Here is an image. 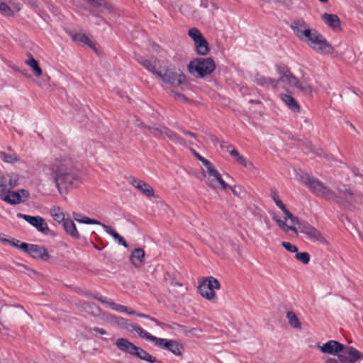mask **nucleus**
<instances>
[{"mask_svg":"<svg viewBox=\"0 0 363 363\" xmlns=\"http://www.w3.org/2000/svg\"><path fill=\"white\" fill-rule=\"evenodd\" d=\"M43 171L51 177L60 194H62V187H77L81 183L70 158L55 159L45 164Z\"/></svg>","mask_w":363,"mask_h":363,"instance_id":"nucleus-1","label":"nucleus"},{"mask_svg":"<svg viewBox=\"0 0 363 363\" xmlns=\"http://www.w3.org/2000/svg\"><path fill=\"white\" fill-rule=\"evenodd\" d=\"M300 181L304 184L313 194L317 196L324 198L326 200L342 198L352 204L362 201V196L359 194H356L350 189H345V190L338 189V194H337L325 186L321 181L311 177L308 174L305 172L300 175Z\"/></svg>","mask_w":363,"mask_h":363,"instance_id":"nucleus-2","label":"nucleus"},{"mask_svg":"<svg viewBox=\"0 0 363 363\" xmlns=\"http://www.w3.org/2000/svg\"><path fill=\"white\" fill-rule=\"evenodd\" d=\"M115 345L116 347L121 352L128 354L141 360L147 362L149 363H154L155 362H157L155 357L149 354L143 348L134 345L132 342L126 338H118L116 340Z\"/></svg>","mask_w":363,"mask_h":363,"instance_id":"nucleus-3","label":"nucleus"},{"mask_svg":"<svg viewBox=\"0 0 363 363\" xmlns=\"http://www.w3.org/2000/svg\"><path fill=\"white\" fill-rule=\"evenodd\" d=\"M216 69V64L213 58H196L191 60L188 69L192 74H197V77H204L211 74Z\"/></svg>","mask_w":363,"mask_h":363,"instance_id":"nucleus-4","label":"nucleus"},{"mask_svg":"<svg viewBox=\"0 0 363 363\" xmlns=\"http://www.w3.org/2000/svg\"><path fill=\"white\" fill-rule=\"evenodd\" d=\"M157 77L172 86H179L186 83V76L180 70L177 71L172 67L160 66Z\"/></svg>","mask_w":363,"mask_h":363,"instance_id":"nucleus-5","label":"nucleus"},{"mask_svg":"<svg viewBox=\"0 0 363 363\" xmlns=\"http://www.w3.org/2000/svg\"><path fill=\"white\" fill-rule=\"evenodd\" d=\"M313 50L322 55L333 54L334 48L330 43L318 31L313 32V36L307 43Z\"/></svg>","mask_w":363,"mask_h":363,"instance_id":"nucleus-6","label":"nucleus"},{"mask_svg":"<svg viewBox=\"0 0 363 363\" xmlns=\"http://www.w3.org/2000/svg\"><path fill=\"white\" fill-rule=\"evenodd\" d=\"M21 250L35 259L47 262L50 258L47 249L43 245L21 242Z\"/></svg>","mask_w":363,"mask_h":363,"instance_id":"nucleus-7","label":"nucleus"},{"mask_svg":"<svg viewBox=\"0 0 363 363\" xmlns=\"http://www.w3.org/2000/svg\"><path fill=\"white\" fill-rule=\"evenodd\" d=\"M220 284L218 280L213 277L205 278L199 284L198 289L200 294L207 300H212L215 296V289H219Z\"/></svg>","mask_w":363,"mask_h":363,"instance_id":"nucleus-8","label":"nucleus"},{"mask_svg":"<svg viewBox=\"0 0 363 363\" xmlns=\"http://www.w3.org/2000/svg\"><path fill=\"white\" fill-rule=\"evenodd\" d=\"M17 216L18 218L24 219L26 222H28L32 226L35 227L39 232L42 233L44 235H49L52 237H55L56 235V234L49 228L47 222L41 216H33L22 214L21 213H18Z\"/></svg>","mask_w":363,"mask_h":363,"instance_id":"nucleus-9","label":"nucleus"},{"mask_svg":"<svg viewBox=\"0 0 363 363\" xmlns=\"http://www.w3.org/2000/svg\"><path fill=\"white\" fill-rule=\"evenodd\" d=\"M28 198L29 192L23 189L17 191H8L7 194H0V199L11 205L24 203Z\"/></svg>","mask_w":363,"mask_h":363,"instance_id":"nucleus-10","label":"nucleus"},{"mask_svg":"<svg viewBox=\"0 0 363 363\" xmlns=\"http://www.w3.org/2000/svg\"><path fill=\"white\" fill-rule=\"evenodd\" d=\"M206 167L208 174V177L206 181L207 185L213 189H216L218 188L219 186H221L223 190L227 189L228 184L224 182L222 179L221 174L217 169H216L213 164L210 162V165L206 166Z\"/></svg>","mask_w":363,"mask_h":363,"instance_id":"nucleus-11","label":"nucleus"},{"mask_svg":"<svg viewBox=\"0 0 363 363\" xmlns=\"http://www.w3.org/2000/svg\"><path fill=\"white\" fill-rule=\"evenodd\" d=\"M129 182L137 189H138L143 195L148 198L155 196V191L152 186L147 182L136 179L135 177H130Z\"/></svg>","mask_w":363,"mask_h":363,"instance_id":"nucleus-12","label":"nucleus"},{"mask_svg":"<svg viewBox=\"0 0 363 363\" xmlns=\"http://www.w3.org/2000/svg\"><path fill=\"white\" fill-rule=\"evenodd\" d=\"M318 347L320 348L323 353L330 354H336L345 349V346L344 345L336 340H330L322 346L318 345Z\"/></svg>","mask_w":363,"mask_h":363,"instance_id":"nucleus-13","label":"nucleus"},{"mask_svg":"<svg viewBox=\"0 0 363 363\" xmlns=\"http://www.w3.org/2000/svg\"><path fill=\"white\" fill-rule=\"evenodd\" d=\"M321 19L334 30H341L340 20L337 15L325 13L321 16Z\"/></svg>","mask_w":363,"mask_h":363,"instance_id":"nucleus-14","label":"nucleus"},{"mask_svg":"<svg viewBox=\"0 0 363 363\" xmlns=\"http://www.w3.org/2000/svg\"><path fill=\"white\" fill-rule=\"evenodd\" d=\"M139 127H141L144 130H147L151 133L154 137L159 139L164 138V130H167V127L164 125H158V126H147L145 125L143 122H140L137 125Z\"/></svg>","mask_w":363,"mask_h":363,"instance_id":"nucleus-15","label":"nucleus"},{"mask_svg":"<svg viewBox=\"0 0 363 363\" xmlns=\"http://www.w3.org/2000/svg\"><path fill=\"white\" fill-rule=\"evenodd\" d=\"M145 251L142 248H136L132 251L130 261L135 267H140L145 262Z\"/></svg>","mask_w":363,"mask_h":363,"instance_id":"nucleus-16","label":"nucleus"},{"mask_svg":"<svg viewBox=\"0 0 363 363\" xmlns=\"http://www.w3.org/2000/svg\"><path fill=\"white\" fill-rule=\"evenodd\" d=\"M137 61L142 65L144 67H145L148 71L154 74L157 77L158 72H160V67L157 68V64L159 61L157 59H155L154 61H151L150 60L146 59L142 56L138 57L136 58Z\"/></svg>","mask_w":363,"mask_h":363,"instance_id":"nucleus-17","label":"nucleus"},{"mask_svg":"<svg viewBox=\"0 0 363 363\" xmlns=\"http://www.w3.org/2000/svg\"><path fill=\"white\" fill-rule=\"evenodd\" d=\"M290 28L294 31L296 36L299 39L303 34V30L309 28V26L303 19H296L291 22Z\"/></svg>","mask_w":363,"mask_h":363,"instance_id":"nucleus-18","label":"nucleus"},{"mask_svg":"<svg viewBox=\"0 0 363 363\" xmlns=\"http://www.w3.org/2000/svg\"><path fill=\"white\" fill-rule=\"evenodd\" d=\"M254 82L257 85L260 86L268 87L271 86L273 88H277L278 86V82H277V80L270 77H266L259 74H255Z\"/></svg>","mask_w":363,"mask_h":363,"instance_id":"nucleus-19","label":"nucleus"},{"mask_svg":"<svg viewBox=\"0 0 363 363\" xmlns=\"http://www.w3.org/2000/svg\"><path fill=\"white\" fill-rule=\"evenodd\" d=\"M62 226L66 233L74 239H79L80 235L76 228V225L71 219H66L62 223Z\"/></svg>","mask_w":363,"mask_h":363,"instance_id":"nucleus-20","label":"nucleus"},{"mask_svg":"<svg viewBox=\"0 0 363 363\" xmlns=\"http://www.w3.org/2000/svg\"><path fill=\"white\" fill-rule=\"evenodd\" d=\"M82 308L85 312L94 317L100 316L102 313L100 307L94 303L83 302L82 303Z\"/></svg>","mask_w":363,"mask_h":363,"instance_id":"nucleus-21","label":"nucleus"},{"mask_svg":"<svg viewBox=\"0 0 363 363\" xmlns=\"http://www.w3.org/2000/svg\"><path fill=\"white\" fill-rule=\"evenodd\" d=\"M281 99L289 108L294 112H300L301 108L297 101L291 94H281Z\"/></svg>","mask_w":363,"mask_h":363,"instance_id":"nucleus-22","label":"nucleus"},{"mask_svg":"<svg viewBox=\"0 0 363 363\" xmlns=\"http://www.w3.org/2000/svg\"><path fill=\"white\" fill-rule=\"evenodd\" d=\"M196 46V51L200 55H206L210 52V48L207 40L204 36L198 41L194 42Z\"/></svg>","mask_w":363,"mask_h":363,"instance_id":"nucleus-23","label":"nucleus"},{"mask_svg":"<svg viewBox=\"0 0 363 363\" xmlns=\"http://www.w3.org/2000/svg\"><path fill=\"white\" fill-rule=\"evenodd\" d=\"M306 235L313 242H318L322 244H326L328 242L321 232L315 227H313Z\"/></svg>","mask_w":363,"mask_h":363,"instance_id":"nucleus-24","label":"nucleus"},{"mask_svg":"<svg viewBox=\"0 0 363 363\" xmlns=\"http://www.w3.org/2000/svg\"><path fill=\"white\" fill-rule=\"evenodd\" d=\"M164 349L168 350L175 355L180 356L182 354L184 347L182 345L179 343L177 341L168 340Z\"/></svg>","mask_w":363,"mask_h":363,"instance_id":"nucleus-25","label":"nucleus"},{"mask_svg":"<svg viewBox=\"0 0 363 363\" xmlns=\"http://www.w3.org/2000/svg\"><path fill=\"white\" fill-rule=\"evenodd\" d=\"M165 130V135L164 138L167 137L169 138L172 142L179 144L181 145H185L186 144V141L185 139L177 135L175 132H174L172 130L169 129V128L167 130Z\"/></svg>","mask_w":363,"mask_h":363,"instance_id":"nucleus-26","label":"nucleus"},{"mask_svg":"<svg viewBox=\"0 0 363 363\" xmlns=\"http://www.w3.org/2000/svg\"><path fill=\"white\" fill-rule=\"evenodd\" d=\"M277 82H278V84L282 82L287 84L290 86H294L298 83V79L291 72H288L286 75L279 77Z\"/></svg>","mask_w":363,"mask_h":363,"instance_id":"nucleus-27","label":"nucleus"},{"mask_svg":"<svg viewBox=\"0 0 363 363\" xmlns=\"http://www.w3.org/2000/svg\"><path fill=\"white\" fill-rule=\"evenodd\" d=\"M346 352L350 356L349 358L352 359L354 363L363 359V354L353 347H346Z\"/></svg>","mask_w":363,"mask_h":363,"instance_id":"nucleus-28","label":"nucleus"},{"mask_svg":"<svg viewBox=\"0 0 363 363\" xmlns=\"http://www.w3.org/2000/svg\"><path fill=\"white\" fill-rule=\"evenodd\" d=\"M72 40L74 41L82 42L84 44L87 45L91 48L96 49L94 43L89 38L86 34L76 33L72 36Z\"/></svg>","mask_w":363,"mask_h":363,"instance_id":"nucleus-29","label":"nucleus"},{"mask_svg":"<svg viewBox=\"0 0 363 363\" xmlns=\"http://www.w3.org/2000/svg\"><path fill=\"white\" fill-rule=\"evenodd\" d=\"M28 56L30 57V58L28 60H26V64L32 68V69L35 72V74L37 77L40 76L43 73V71L42 69L40 67L38 61L33 57L31 54L29 53Z\"/></svg>","mask_w":363,"mask_h":363,"instance_id":"nucleus-30","label":"nucleus"},{"mask_svg":"<svg viewBox=\"0 0 363 363\" xmlns=\"http://www.w3.org/2000/svg\"><path fill=\"white\" fill-rule=\"evenodd\" d=\"M286 318L289 320V325L294 328L297 329H301V325L299 319L297 315L293 311H289L286 313Z\"/></svg>","mask_w":363,"mask_h":363,"instance_id":"nucleus-31","label":"nucleus"},{"mask_svg":"<svg viewBox=\"0 0 363 363\" xmlns=\"http://www.w3.org/2000/svg\"><path fill=\"white\" fill-rule=\"evenodd\" d=\"M273 220H274L277 224L280 227L281 229L285 230L286 232L289 230L293 231L294 233L298 234V229L295 226H289L286 225L285 221L282 220L280 218H279L277 216H274L272 218Z\"/></svg>","mask_w":363,"mask_h":363,"instance_id":"nucleus-32","label":"nucleus"},{"mask_svg":"<svg viewBox=\"0 0 363 363\" xmlns=\"http://www.w3.org/2000/svg\"><path fill=\"white\" fill-rule=\"evenodd\" d=\"M50 214L53 219L58 223L62 222L64 223V220H66L65 218V215L61 211L60 207L54 206L50 209Z\"/></svg>","mask_w":363,"mask_h":363,"instance_id":"nucleus-33","label":"nucleus"},{"mask_svg":"<svg viewBox=\"0 0 363 363\" xmlns=\"http://www.w3.org/2000/svg\"><path fill=\"white\" fill-rule=\"evenodd\" d=\"M129 325H130V327L126 326V329L128 330H130V331H133V330L135 331L141 337L145 338L148 340L151 337L152 335L148 333L147 332L145 331L142 328H140L136 325H134L133 323Z\"/></svg>","mask_w":363,"mask_h":363,"instance_id":"nucleus-34","label":"nucleus"},{"mask_svg":"<svg viewBox=\"0 0 363 363\" xmlns=\"http://www.w3.org/2000/svg\"><path fill=\"white\" fill-rule=\"evenodd\" d=\"M294 86L305 94H311L313 92V87L306 82H300L298 79V83Z\"/></svg>","mask_w":363,"mask_h":363,"instance_id":"nucleus-35","label":"nucleus"},{"mask_svg":"<svg viewBox=\"0 0 363 363\" xmlns=\"http://www.w3.org/2000/svg\"><path fill=\"white\" fill-rule=\"evenodd\" d=\"M0 157L4 162L7 163H14L19 160L18 157L15 153L8 154L6 153L5 152H1Z\"/></svg>","mask_w":363,"mask_h":363,"instance_id":"nucleus-36","label":"nucleus"},{"mask_svg":"<svg viewBox=\"0 0 363 363\" xmlns=\"http://www.w3.org/2000/svg\"><path fill=\"white\" fill-rule=\"evenodd\" d=\"M77 216H79V213H73V217H74V220L78 221L79 223H85V224L99 225L102 226L103 223H101L100 221H99L98 220L90 218H88L86 216H84V217H82V219H80V218H77Z\"/></svg>","mask_w":363,"mask_h":363,"instance_id":"nucleus-37","label":"nucleus"},{"mask_svg":"<svg viewBox=\"0 0 363 363\" xmlns=\"http://www.w3.org/2000/svg\"><path fill=\"white\" fill-rule=\"evenodd\" d=\"M298 225V230H299L300 233L306 235L308 232L312 229L313 226H312L311 224L307 223L306 221L303 220H298V223H297Z\"/></svg>","mask_w":363,"mask_h":363,"instance_id":"nucleus-38","label":"nucleus"},{"mask_svg":"<svg viewBox=\"0 0 363 363\" xmlns=\"http://www.w3.org/2000/svg\"><path fill=\"white\" fill-rule=\"evenodd\" d=\"M91 5L97 9H111V5L106 0H94Z\"/></svg>","mask_w":363,"mask_h":363,"instance_id":"nucleus-39","label":"nucleus"},{"mask_svg":"<svg viewBox=\"0 0 363 363\" xmlns=\"http://www.w3.org/2000/svg\"><path fill=\"white\" fill-rule=\"evenodd\" d=\"M313 32H317L315 29H311L310 27L306 30H303V34L300 37V40L308 43L309 42V39L313 36Z\"/></svg>","mask_w":363,"mask_h":363,"instance_id":"nucleus-40","label":"nucleus"},{"mask_svg":"<svg viewBox=\"0 0 363 363\" xmlns=\"http://www.w3.org/2000/svg\"><path fill=\"white\" fill-rule=\"evenodd\" d=\"M0 12L5 16H13V12L11 9L10 6L5 2L0 3Z\"/></svg>","mask_w":363,"mask_h":363,"instance_id":"nucleus-41","label":"nucleus"},{"mask_svg":"<svg viewBox=\"0 0 363 363\" xmlns=\"http://www.w3.org/2000/svg\"><path fill=\"white\" fill-rule=\"evenodd\" d=\"M295 257L297 260L301 262L304 264H307L310 262V255L308 252H297Z\"/></svg>","mask_w":363,"mask_h":363,"instance_id":"nucleus-42","label":"nucleus"},{"mask_svg":"<svg viewBox=\"0 0 363 363\" xmlns=\"http://www.w3.org/2000/svg\"><path fill=\"white\" fill-rule=\"evenodd\" d=\"M149 340L153 342L155 345L162 347V348H164V349L166 347V344L168 341L167 339L157 337L153 335L151 336V337L150 338Z\"/></svg>","mask_w":363,"mask_h":363,"instance_id":"nucleus-43","label":"nucleus"},{"mask_svg":"<svg viewBox=\"0 0 363 363\" xmlns=\"http://www.w3.org/2000/svg\"><path fill=\"white\" fill-rule=\"evenodd\" d=\"M188 34L194 40V42L196 40L198 41V40L203 37L200 30L196 28H192L189 29Z\"/></svg>","mask_w":363,"mask_h":363,"instance_id":"nucleus-44","label":"nucleus"},{"mask_svg":"<svg viewBox=\"0 0 363 363\" xmlns=\"http://www.w3.org/2000/svg\"><path fill=\"white\" fill-rule=\"evenodd\" d=\"M283 213H284L285 215V219H289L291 220V222L294 224H297V223H298V220L299 219L294 216L287 208L286 207H284L282 208V209H281Z\"/></svg>","mask_w":363,"mask_h":363,"instance_id":"nucleus-45","label":"nucleus"},{"mask_svg":"<svg viewBox=\"0 0 363 363\" xmlns=\"http://www.w3.org/2000/svg\"><path fill=\"white\" fill-rule=\"evenodd\" d=\"M3 235L6 236L5 234H3V233L0 234V240L2 242H9L13 247H15L16 248L21 249V242L18 240H16V239H13V238H12V239H3V238H2Z\"/></svg>","mask_w":363,"mask_h":363,"instance_id":"nucleus-46","label":"nucleus"},{"mask_svg":"<svg viewBox=\"0 0 363 363\" xmlns=\"http://www.w3.org/2000/svg\"><path fill=\"white\" fill-rule=\"evenodd\" d=\"M102 227L104 230L109 235H111L115 240L118 238L120 235L114 229H113L111 226L102 224Z\"/></svg>","mask_w":363,"mask_h":363,"instance_id":"nucleus-47","label":"nucleus"},{"mask_svg":"<svg viewBox=\"0 0 363 363\" xmlns=\"http://www.w3.org/2000/svg\"><path fill=\"white\" fill-rule=\"evenodd\" d=\"M276 68H277V72L280 75V77H282L288 74V72H291L289 67H287L286 66H284V65H277Z\"/></svg>","mask_w":363,"mask_h":363,"instance_id":"nucleus-48","label":"nucleus"},{"mask_svg":"<svg viewBox=\"0 0 363 363\" xmlns=\"http://www.w3.org/2000/svg\"><path fill=\"white\" fill-rule=\"evenodd\" d=\"M113 318L116 320V323L118 325H121V326H123V327H124L125 328H126V326L130 327L129 325L132 324L131 323H129L128 320H127L125 318H121V317L114 316Z\"/></svg>","mask_w":363,"mask_h":363,"instance_id":"nucleus-49","label":"nucleus"},{"mask_svg":"<svg viewBox=\"0 0 363 363\" xmlns=\"http://www.w3.org/2000/svg\"><path fill=\"white\" fill-rule=\"evenodd\" d=\"M281 245L283 246V247H284V249L286 250H287L289 252H298V247L296 245H292L290 242H282Z\"/></svg>","mask_w":363,"mask_h":363,"instance_id":"nucleus-50","label":"nucleus"},{"mask_svg":"<svg viewBox=\"0 0 363 363\" xmlns=\"http://www.w3.org/2000/svg\"><path fill=\"white\" fill-rule=\"evenodd\" d=\"M276 1L287 9H291L294 3V0H276Z\"/></svg>","mask_w":363,"mask_h":363,"instance_id":"nucleus-51","label":"nucleus"},{"mask_svg":"<svg viewBox=\"0 0 363 363\" xmlns=\"http://www.w3.org/2000/svg\"><path fill=\"white\" fill-rule=\"evenodd\" d=\"M106 304L113 310H115L118 312H122L123 305L117 304L113 301H110V302H106Z\"/></svg>","mask_w":363,"mask_h":363,"instance_id":"nucleus-52","label":"nucleus"},{"mask_svg":"<svg viewBox=\"0 0 363 363\" xmlns=\"http://www.w3.org/2000/svg\"><path fill=\"white\" fill-rule=\"evenodd\" d=\"M193 152H194V156L199 160L201 161L203 164L206 167V166H209L210 165V161L208 160L207 159L204 158L203 157H202L201 155H200L198 152H196L195 150H192Z\"/></svg>","mask_w":363,"mask_h":363,"instance_id":"nucleus-53","label":"nucleus"},{"mask_svg":"<svg viewBox=\"0 0 363 363\" xmlns=\"http://www.w3.org/2000/svg\"><path fill=\"white\" fill-rule=\"evenodd\" d=\"M227 189H230L234 196L241 197L242 189L240 186H231L228 185Z\"/></svg>","mask_w":363,"mask_h":363,"instance_id":"nucleus-54","label":"nucleus"},{"mask_svg":"<svg viewBox=\"0 0 363 363\" xmlns=\"http://www.w3.org/2000/svg\"><path fill=\"white\" fill-rule=\"evenodd\" d=\"M272 199L277 206L280 208L282 209V208L285 207V205L283 203V202L279 199V196L276 192H274Z\"/></svg>","mask_w":363,"mask_h":363,"instance_id":"nucleus-55","label":"nucleus"},{"mask_svg":"<svg viewBox=\"0 0 363 363\" xmlns=\"http://www.w3.org/2000/svg\"><path fill=\"white\" fill-rule=\"evenodd\" d=\"M7 177H9V185L10 186L11 189L15 188L16 186L18 185V178H13L11 175L8 174Z\"/></svg>","mask_w":363,"mask_h":363,"instance_id":"nucleus-56","label":"nucleus"},{"mask_svg":"<svg viewBox=\"0 0 363 363\" xmlns=\"http://www.w3.org/2000/svg\"><path fill=\"white\" fill-rule=\"evenodd\" d=\"M6 179L4 177L0 176V191L1 194H4L6 191Z\"/></svg>","mask_w":363,"mask_h":363,"instance_id":"nucleus-57","label":"nucleus"},{"mask_svg":"<svg viewBox=\"0 0 363 363\" xmlns=\"http://www.w3.org/2000/svg\"><path fill=\"white\" fill-rule=\"evenodd\" d=\"M232 147L233 146L226 141H220V147L223 152H228V151L230 152V148Z\"/></svg>","mask_w":363,"mask_h":363,"instance_id":"nucleus-58","label":"nucleus"},{"mask_svg":"<svg viewBox=\"0 0 363 363\" xmlns=\"http://www.w3.org/2000/svg\"><path fill=\"white\" fill-rule=\"evenodd\" d=\"M339 363H354L352 359H350L348 357L338 354Z\"/></svg>","mask_w":363,"mask_h":363,"instance_id":"nucleus-59","label":"nucleus"},{"mask_svg":"<svg viewBox=\"0 0 363 363\" xmlns=\"http://www.w3.org/2000/svg\"><path fill=\"white\" fill-rule=\"evenodd\" d=\"M135 315L137 316H138V317H140V318H147V319L151 320L152 321L155 322L158 325H160V323L157 319H155L154 318H152V317H150L148 315H145V314H143V313H136Z\"/></svg>","mask_w":363,"mask_h":363,"instance_id":"nucleus-60","label":"nucleus"},{"mask_svg":"<svg viewBox=\"0 0 363 363\" xmlns=\"http://www.w3.org/2000/svg\"><path fill=\"white\" fill-rule=\"evenodd\" d=\"M236 160L239 164L244 166L245 167H247V160L243 156L240 155L238 158L236 159Z\"/></svg>","mask_w":363,"mask_h":363,"instance_id":"nucleus-61","label":"nucleus"},{"mask_svg":"<svg viewBox=\"0 0 363 363\" xmlns=\"http://www.w3.org/2000/svg\"><path fill=\"white\" fill-rule=\"evenodd\" d=\"M116 240H117L119 244L122 245L125 247H128V245L122 236L119 235L118 238L116 239Z\"/></svg>","mask_w":363,"mask_h":363,"instance_id":"nucleus-62","label":"nucleus"},{"mask_svg":"<svg viewBox=\"0 0 363 363\" xmlns=\"http://www.w3.org/2000/svg\"><path fill=\"white\" fill-rule=\"evenodd\" d=\"M91 330H93V331H94V332H96V333H99V334H101V335H105V334H106V331L104 329H103V328H98V327H94V328H93L92 329H91V330H90V331H91Z\"/></svg>","mask_w":363,"mask_h":363,"instance_id":"nucleus-63","label":"nucleus"},{"mask_svg":"<svg viewBox=\"0 0 363 363\" xmlns=\"http://www.w3.org/2000/svg\"><path fill=\"white\" fill-rule=\"evenodd\" d=\"M230 155L231 157H234L235 160L238 158V157L240 155L238 150L235 149H233L230 151Z\"/></svg>","mask_w":363,"mask_h":363,"instance_id":"nucleus-64","label":"nucleus"}]
</instances>
